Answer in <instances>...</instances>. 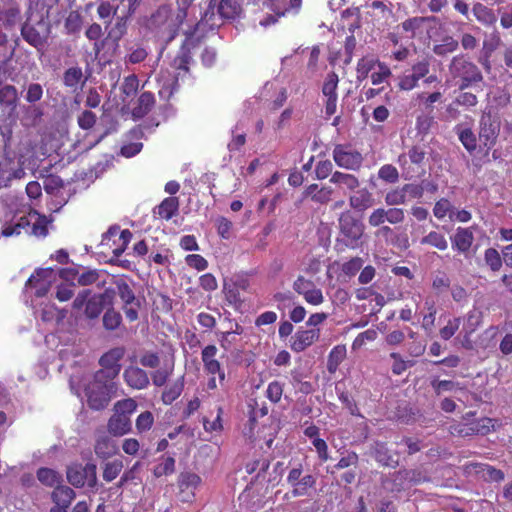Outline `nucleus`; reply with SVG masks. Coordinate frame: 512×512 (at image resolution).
<instances>
[{"label":"nucleus","mask_w":512,"mask_h":512,"mask_svg":"<svg viewBox=\"0 0 512 512\" xmlns=\"http://www.w3.org/2000/svg\"><path fill=\"white\" fill-rule=\"evenodd\" d=\"M51 222L52 220H49L45 215L39 214L36 210H31L27 215L21 216L17 222L6 225L2 229L1 235L10 237L24 233L35 237H46Z\"/></svg>","instance_id":"1"},{"label":"nucleus","mask_w":512,"mask_h":512,"mask_svg":"<svg viewBox=\"0 0 512 512\" xmlns=\"http://www.w3.org/2000/svg\"><path fill=\"white\" fill-rule=\"evenodd\" d=\"M115 390L116 385L114 380L104 377L100 378L98 374L95 373L93 380L85 387L88 405L94 410L105 408Z\"/></svg>","instance_id":"2"},{"label":"nucleus","mask_w":512,"mask_h":512,"mask_svg":"<svg viewBox=\"0 0 512 512\" xmlns=\"http://www.w3.org/2000/svg\"><path fill=\"white\" fill-rule=\"evenodd\" d=\"M184 18V12L182 15L177 14L173 17L171 7L162 5L146 19L145 26L156 34H173Z\"/></svg>","instance_id":"3"},{"label":"nucleus","mask_w":512,"mask_h":512,"mask_svg":"<svg viewBox=\"0 0 512 512\" xmlns=\"http://www.w3.org/2000/svg\"><path fill=\"white\" fill-rule=\"evenodd\" d=\"M216 1L210 0L208 10L201 18V22L210 28L220 26L223 20L235 19L241 13V5L237 0H220L215 13Z\"/></svg>","instance_id":"4"},{"label":"nucleus","mask_w":512,"mask_h":512,"mask_svg":"<svg viewBox=\"0 0 512 512\" xmlns=\"http://www.w3.org/2000/svg\"><path fill=\"white\" fill-rule=\"evenodd\" d=\"M449 71L453 78H459L461 80V84L459 85L460 90L483 80L479 68L462 55L455 56L452 59L449 65Z\"/></svg>","instance_id":"5"},{"label":"nucleus","mask_w":512,"mask_h":512,"mask_svg":"<svg viewBox=\"0 0 512 512\" xmlns=\"http://www.w3.org/2000/svg\"><path fill=\"white\" fill-rule=\"evenodd\" d=\"M339 228L346 239V246L357 248L359 240L364 234V225L357 220L350 212H344L339 217Z\"/></svg>","instance_id":"6"},{"label":"nucleus","mask_w":512,"mask_h":512,"mask_svg":"<svg viewBox=\"0 0 512 512\" xmlns=\"http://www.w3.org/2000/svg\"><path fill=\"white\" fill-rule=\"evenodd\" d=\"M335 163L344 169L357 171L363 163V156L350 145L338 144L332 152Z\"/></svg>","instance_id":"7"},{"label":"nucleus","mask_w":512,"mask_h":512,"mask_svg":"<svg viewBox=\"0 0 512 512\" xmlns=\"http://www.w3.org/2000/svg\"><path fill=\"white\" fill-rule=\"evenodd\" d=\"M124 354V348L116 347L102 355L99 359V364L102 368L96 372L98 377L114 380L120 373L121 365L119 362L123 358Z\"/></svg>","instance_id":"8"},{"label":"nucleus","mask_w":512,"mask_h":512,"mask_svg":"<svg viewBox=\"0 0 512 512\" xmlns=\"http://www.w3.org/2000/svg\"><path fill=\"white\" fill-rule=\"evenodd\" d=\"M67 479L75 487H82L86 483L93 487L96 484V465L88 463L85 466L72 465L67 469Z\"/></svg>","instance_id":"9"},{"label":"nucleus","mask_w":512,"mask_h":512,"mask_svg":"<svg viewBox=\"0 0 512 512\" xmlns=\"http://www.w3.org/2000/svg\"><path fill=\"white\" fill-rule=\"evenodd\" d=\"M56 279V273L51 268L39 269L26 282V289H35L37 297L45 296Z\"/></svg>","instance_id":"10"},{"label":"nucleus","mask_w":512,"mask_h":512,"mask_svg":"<svg viewBox=\"0 0 512 512\" xmlns=\"http://www.w3.org/2000/svg\"><path fill=\"white\" fill-rule=\"evenodd\" d=\"M268 8L274 13L260 21V25L267 27L276 22L277 17L284 16L291 11L297 12L302 4V0H267Z\"/></svg>","instance_id":"11"},{"label":"nucleus","mask_w":512,"mask_h":512,"mask_svg":"<svg viewBox=\"0 0 512 512\" xmlns=\"http://www.w3.org/2000/svg\"><path fill=\"white\" fill-rule=\"evenodd\" d=\"M338 76L336 73H329L324 81L322 87V93L326 97L325 113L327 116H332L336 112L337 108V87H338Z\"/></svg>","instance_id":"12"},{"label":"nucleus","mask_w":512,"mask_h":512,"mask_svg":"<svg viewBox=\"0 0 512 512\" xmlns=\"http://www.w3.org/2000/svg\"><path fill=\"white\" fill-rule=\"evenodd\" d=\"M217 353L218 349L215 345H208L202 350L201 359L205 372L210 375H218L220 382H223L225 380V372L216 359Z\"/></svg>","instance_id":"13"},{"label":"nucleus","mask_w":512,"mask_h":512,"mask_svg":"<svg viewBox=\"0 0 512 512\" xmlns=\"http://www.w3.org/2000/svg\"><path fill=\"white\" fill-rule=\"evenodd\" d=\"M320 337V330L314 329H298L290 338V348L294 352H302L310 347Z\"/></svg>","instance_id":"14"},{"label":"nucleus","mask_w":512,"mask_h":512,"mask_svg":"<svg viewBox=\"0 0 512 512\" xmlns=\"http://www.w3.org/2000/svg\"><path fill=\"white\" fill-rule=\"evenodd\" d=\"M125 383L132 389L143 390L150 384L148 373L142 368L130 365L123 372Z\"/></svg>","instance_id":"15"},{"label":"nucleus","mask_w":512,"mask_h":512,"mask_svg":"<svg viewBox=\"0 0 512 512\" xmlns=\"http://www.w3.org/2000/svg\"><path fill=\"white\" fill-rule=\"evenodd\" d=\"M201 483V478L192 472H182L178 477V486L182 494V500L189 502L194 496V491Z\"/></svg>","instance_id":"16"},{"label":"nucleus","mask_w":512,"mask_h":512,"mask_svg":"<svg viewBox=\"0 0 512 512\" xmlns=\"http://www.w3.org/2000/svg\"><path fill=\"white\" fill-rule=\"evenodd\" d=\"M349 205L354 210L363 212L374 205L373 194L367 188L358 189L350 195Z\"/></svg>","instance_id":"17"},{"label":"nucleus","mask_w":512,"mask_h":512,"mask_svg":"<svg viewBox=\"0 0 512 512\" xmlns=\"http://www.w3.org/2000/svg\"><path fill=\"white\" fill-rule=\"evenodd\" d=\"M94 450L98 457L107 459L117 453L118 447L110 436L105 433H99L96 437Z\"/></svg>","instance_id":"18"},{"label":"nucleus","mask_w":512,"mask_h":512,"mask_svg":"<svg viewBox=\"0 0 512 512\" xmlns=\"http://www.w3.org/2000/svg\"><path fill=\"white\" fill-rule=\"evenodd\" d=\"M472 13L475 19L486 27L493 26L497 22L494 11L482 2L473 3Z\"/></svg>","instance_id":"19"},{"label":"nucleus","mask_w":512,"mask_h":512,"mask_svg":"<svg viewBox=\"0 0 512 512\" xmlns=\"http://www.w3.org/2000/svg\"><path fill=\"white\" fill-rule=\"evenodd\" d=\"M474 240L473 232L470 228L459 227L452 238V247L461 253L467 252Z\"/></svg>","instance_id":"20"},{"label":"nucleus","mask_w":512,"mask_h":512,"mask_svg":"<svg viewBox=\"0 0 512 512\" xmlns=\"http://www.w3.org/2000/svg\"><path fill=\"white\" fill-rule=\"evenodd\" d=\"M108 431L114 436H122L131 430V420L125 415L115 413L108 421Z\"/></svg>","instance_id":"21"},{"label":"nucleus","mask_w":512,"mask_h":512,"mask_svg":"<svg viewBox=\"0 0 512 512\" xmlns=\"http://www.w3.org/2000/svg\"><path fill=\"white\" fill-rule=\"evenodd\" d=\"M480 126V140L483 142L484 146L488 148L492 147L498 136L497 126L490 121L489 117H483Z\"/></svg>","instance_id":"22"},{"label":"nucleus","mask_w":512,"mask_h":512,"mask_svg":"<svg viewBox=\"0 0 512 512\" xmlns=\"http://www.w3.org/2000/svg\"><path fill=\"white\" fill-rule=\"evenodd\" d=\"M330 182L348 191H355L360 186V181L355 175L340 171H335L331 175Z\"/></svg>","instance_id":"23"},{"label":"nucleus","mask_w":512,"mask_h":512,"mask_svg":"<svg viewBox=\"0 0 512 512\" xmlns=\"http://www.w3.org/2000/svg\"><path fill=\"white\" fill-rule=\"evenodd\" d=\"M155 104L154 95L151 92H143L137 101L136 106L132 109L134 118H142L150 112Z\"/></svg>","instance_id":"24"},{"label":"nucleus","mask_w":512,"mask_h":512,"mask_svg":"<svg viewBox=\"0 0 512 512\" xmlns=\"http://www.w3.org/2000/svg\"><path fill=\"white\" fill-rule=\"evenodd\" d=\"M18 102V91L13 85H3L0 87V105L11 111H14Z\"/></svg>","instance_id":"25"},{"label":"nucleus","mask_w":512,"mask_h":512,"mask_svg":"<svg viewBox=\"0 0 512 512\" xmlns=\"http://www.w3.org/2000/svg\"><path fill=\"white\" fill-rule=\"evenodd\" d=\"M483 313L478 308H473L464 317L462 333L473 334L482 324Z\"/></svg>","instance_id":"26"},{"label":"nucleus","mask_w":512,"mask_h":512,"mask_svg":"<svg viewBox=\"0 0 512 512\" xmlns=\"http://www.w3.org/2000/svg\"><path fill=\"white\" fill-rule=\"evenodd\" d=\"M75 498V492L68 486H58L52 493L55 506L68 508Z\"/></svg>","instance_id":"27"},{"label":"nucleus","mask_w":512,"mask_h":512,"mask_svg":"<svg viewBox=\"0 0 512 512\" xmlns=\"http://www.w3.org/2000/svg\"><path fill=\"white\" fill-rule=\"evenodd\" d=\"M179 209V201L177 197H167L158 206L156 213L165 220H170Z\"/></svg>","instance_id":"28"},{"label":"nucleus","mask_w":512,"mask_h":512,"mask_svg":"<svg viewBox=\"0 0 512 512\" xmlns=\"http://www.w3.org/2000/svg\"><path fill=\"white\" fill-rule=\"evenodd\" d=\"M21 34L25 41L36 48H41L45 44L46 38L41 35L35 27L27 22L22 26Z\"/></svg>","instance_id":"29"},{"label":"nucleus","mask_w":512,"mask_h":512,"mask_svg":"<svg viewBox=\"0 0 512 512\" xmlns=\"http://www.w3.org/2000/svg\"><path fill=\"white\" fill-rule=\"evenodd\" d=\"M184 388V376L169 384L162 393V401L164 404L173 403L182 393Z\"/></svg>","instance_id":"30"},{"label":"nucleus","mask_w":512,"mask_h":512,"mask_svg":"<svg viewBox=\"0 0 512 512\" xmlns=\"http://www.w3.org/2000/svg\"><path fill=\"white\" fill-rule=\"evenodd\" d=\"M139 89V80L136 75H129L124 78L120 90L122 94V101L128 102L129 99L134 97Z\"/></svg>","instance_id":"31"},{"label":"nucleus","mask_w":512,"mask_h":512,"mask_svg":"<svg viewBox=\"0 0 512 512\" xmlns=\"http://www.w3.org/2000/svg\"><path fill=\"white\" fill-rule=\"evenodd\" d=\"M346 357V347L343 345L335 346L329 353L327 369L330 373H335L339 365Z\"/></svg>","instance_id":"32"},{"label":"nucleus","mask_w":512,"mask_h":512,"mask_svg":"<svg viewBox=\"0 0 512 512\" xmlns=\"http://www.w3.org/2000/svg\"><path fill=\"white\" fill-rule=\"evenodd\" d=\"M223 293L225 299L230 305L234 307H239L242 304V299L240 297V286L235 282H224L223 285Z\"/></svg>","instance_id":"33"},{"label":"nucleus","mask_w":512,"mask_h":512,"mask_svg":"<svg viewBox=\"0 0 512 512\" xmlns=\"http://www.w3.org/2000/svg\"><path fill=\"white\" fill-rule=\"evenodd\" d=\"M414 471H408V470H400L397 472H394L391 477L393 481V486L390 488L391 491H401L405 488V483L407 481L416 483L417 481L414 479Z\"/></svg>","instance_id":"34"},{"label":"nucleus","mask_w":512,"mask_h":512,"mask_svg":"<svg viewBox=\"0 0 512 512\" xmlns=\"http://www.w3.org/2000/svg\"><path fill=\"white\" fill-rule=\"evenodd\" d=\"M380 63L373 57H363L357 63V79L362 81L366 79L369 73L374 71L377 67V64Z\"/></svg>","instance_id":"35"},{"label":"nucleus","mask_w":512,"mask_h":512,"mask_svg":"<svg viewBox=\"0 0 512 512\" xmlns=\"http://www.w3.org/2000/svg\"><path fill=\"white\" fill-rule=\"evenodd\" d=\"M420 244L429 245L438 250H446L448 248V242L445 236L439 232L431 231L420 240Z\"/></svg>","instance_id":"36"},{"label":"nucleus","mask_w":512,"mask_h":512,"mask_svg":"<svg viewBox=\"0 0 512 512\" xmlns=\"http://www.w3.org/2000/svg\"><path fill=\"white\" fill-rule=\"evenodd\" d=\"M316 484V478L313 475H304L292 489L293 496L300 497L309 494V490L313 489Z\"/></svg>","instance_id":"37"},{"label":"nucleus","mask_w":512,"mask_h":512,"mask_svg":"<svg viewBox=\"0 0 512 512\" xmlns=\"http://www.w3.org/2000/svg\"><path fill=\"white\" fill-rule=\"evenodd\" d=\"M104 296L94 295L89 298L85 307V315L88 318H97L103 310Z\"/></svg>","instance_id":"38"},{"label":"nucleus","mask_w":512,"mask_h":512,"mask_svg":"<svg viewBox=\"0 0 512 512\" xmlns=\"http://www.w3.org/2000/svg\"><path fill=\"white\" fill-rule=\"evenodd\" d=\"M458 48V41L451 36L444 37L440 43L434 45L433 52L438 56H446Z\"/></svg>","instance_id":"39"},{"label":"nucleus","mask_w":512,"mask_h":512,"mask_svg":"<svg viewBox=\"0 0 512 512\" xmlns=\"http://www.w3.org/2000/svg\"><path fill=\"white\" fill-rule=\"evenodd\" d=\"M175 471V459L173 457H163L154 467L153 474L159 478L165 475H171Z\"/></svg>","instance_id":"40"},{"label":"nucleus","mask_w":512,"mask_h":512,"mask_svg":"<svg viewBox=\"0 0 512 512\" xmlns=\"http://www.w3.org/2000/svg\"><path fill=\"white\" fill-rule=\"evenodd\" d=\"M116 288L117 294L124 302V305L128 306L134 304V302H137L133 290L124 280H117Z\"/></svg>","instance_id":"41"},{"label":"nucleus","mask_w":512,"mask_h":512,"mask_svg":"<svg viewBox=\"0 0 512 512\" xmlns=\"http://www.w3.org/2000/svg\"><path fill=\"white\" fill-rule=\"evenodd\" d=\"M37 478L42 484L50 487L59 484L61 481V476L49 468H40L37 471Z\"/></svg>","instance_id":"42"},{"label":"nucleus","mask_w":512,"mask_h":512,"mask_svg":"<svg viewBox=\"0 0 512 512\" xmlns=\"http://www.w3.org/2000/svg\"><path fill=\"white\" fill-rule=\"evenodd\" d=\"M215 226L218 235L225 240L232 237L233 234V223L226 217L219 216L215 219Z\"/></svg>","instance_id":"43"},{"label":"nucleus","mask_w":512,"mask_h":512,"mask_svg":"<svg viewBox=\"0 0 512 512\" xmlns=\"http://www.w3.org/2000/svg\"><path fill=\"white\" fill-rule=\"evenodd\" d=\"M137 403L132 398L120 400L114 404V412L129 417L135 412Z\"/></svg>","instance_id":"44"},{"label":"nucleus","mask_w":512,"mask_h":512,"mask_svg":"<svg viewBox=\"0 0 512 512\" xmlns=\"http://www.w3.org/2000/svg\"><path fill=\"white\" fill-rule=\"evenodd\" d=\"M123 469V462L121 460H114L107 462L104 466L103 479L106 482H111L117 478Z\"/></svg>","instance_id":"45"},{"label":"nucleus","mask_w":512,"mask_h":512,"mask_svg":"<svg viewBox=\"0 0 512 512\" xmlns=\"http://www.w3.org/2000/svg\"><path fill=\"white\" fill-rule=\"evenodd\" d=\"M385 203L391 207L407 203V198L404 193L403 186L387 192L385 195Z\"/></svg>","instance_id":"46"},{"label":"nucleus","mask_w":512,"mask_h":512,"mask_svg":"<svg viewBox=\"0 0 512 512\" xmlns=\"http://www.w3.org/2000/svg\"><path fill=\"white\" fill-rule=\"evenodd\" d=\"M122 317L115 309H108L103 316V325L107 330H115L121 324Z\"/></svg>","instance_id":"47"},{"label":"nucleus","mask_w":512,"mask_h":512,"mask_svg":"<svg viewBox=\"0 0 512 512\" xmlns=\"http://www.w3.org/2000/svg\"><path fill=\"white\" fill-rule=\"evenodd\" d=\"M43 87L39 83H30L25 91V100L30 104H35L43 97Z\"/></svg>","instance_id":"48"},{"label":"nucleus","mask_w":512,"mask_h":512,"mask_svg":"<svg viewBox=\"0 0 512 512\" xmlns=\"http://www.w3.org/2000/svg\"><path fill=\"white\" fill-rule=\"evenodd\" d=\"M82 77L83 73L81 68L71 67L65 71L63 81L66 86L73 88L80 83Z\"/></svg>","instance_id":"49"},{"label":"nucleus","mask_w":512,"mask_h":512,"mask_svg":"<svg viewBox=\"0 0 512 512\" xmlns=\"http://www.w3.org/2000/svg\"><path fill=\"white\" fill-rule=\"evenodd\" d=\"M391 75L390 68L380 62L371 74V82L373 85H379L383 83Z\"/></svg>","instance_id":"50"},{"label":"nucleus","mask_w":512,"mask_h":512,"mask_svg":"<svg viewBox=\"0 0 512 512\" xmlns=\"http://www.w3.org/2000/svg\"><path fill=\"white\" fill-rule=\"evenodd\" d=\"M461 324V318L454 317L452 319H449L447 324L440 329L439 334L440 337L444 340H449L452 338L457 330L459 329Z\"/></svg>","instance_id":"51"},{"label":"nucleus","mask_w":512,"mask_h":512,"mask_svg":"<svg viewBox=\"0 0 512 512\" xmlns=\"http://www.w3.org/2000/svg\"><path fill=\"white\" fill-rule=\"evenodd\" d=\"M14 160L4 157L0 160V185L7 186L10 183V174Z\"/></svg>","instance_id":"52"},{"label":"nucleus","mask_w":512,"mask_h":512,"mask_svg":"<svg viewBox=\"0 0 512 512\" xmlns=\"http://www.w3.org/2000/svg\"><path fill=\"white\" fill-rule=\"evenodd\" d=\"M378 177L385 182L396 183L399 180V173L393 165L386 164L379 169Z\"/></svg>","instance_id":"53"},{"label":"nucleus","mask_w":512,"mask_h":512,"mask_svg":"<svg viewBox=\"0 0 512 512\" xmlns=\"http://www.w3.org/2000/svg\"><path fill=\"white\" fill-rule=\"evenodd\" d=\"M139 364L146 368L155 369L160 365V357L156 352L145 351L139 357Z\"/></svg>","instance_id":"54"},{"label":"nucleus","mask_w":512,"mask_h":512,"mask_svg":"<svg viewBox=\"0 0 512 512\" xmlns=\"http://www.w3.org/2000/svg\"><path fill=\"white\" fill-rule=\"evenodd\" d=\"M485 262L493 271L500 270L502 266V259L499 252L494 248H489L485 251Z\"/></svg>","instance_id":"55"},{"label":"nucleus","mask_w":512,"mask_h":512,"mask_svg":"<svg viewBox=\"0 0 512 512\" xmlns=\"http://www.w3.org/2000/svg\"><path fill=\"white\" fill-rule=\"evenodd\" d=\"M64 315H61V312L54 304H47L41 310V319L44 322H52L54 320H61Z\"/></svg>","instance_id":"56"},{"label":"nucleus","mask_w":512,"mask_h":512,"mask_svg":"<svg viewBox=\"0 0 512 512\" xmlns=\"http://www.w3.org/2000/svg\"><path fill=\"white\" fill-rule=\"evenodd\" d=\"M316 285L313 281L306 279L304 276L300 275L293 282V290L301 296H304L309 290L314 288Z\"/></svg>","instance_id":"57"},{"label":"nucleus","mask_w":512,"mask_h":512,"mask_svg":"<svg viewBox=\"0 0 512 512\" xmlns=\"http://www.w3.org/2000/svg\"><path fill=\"white\" fill-rule=\"evenodd\" d=\"M154 422V417L150 411L142 412L136 419V428L142 433L148 431Z\"/></svg>","instance_id":"58"},{"label":"nucleus","mask_w":512,"mask_h":512,"mask_svg":"<svg viewBox=\"0 0 512 512\" xmlns=\"http://www.w3.org/2000/svg\"><path fill=\"white\" fill-rule=\"evenodd\" d=\"M385 222H387V221H386L385 208H383V207L374 209L368 216V224L371 227H377L379 229L381 226H385L384 225Z\"/></svg>","instance_id":"59"},{"label":"nucleus","mask_w":512,"mask_h":512,"mask_svg":"<svg viewBox=\"0 0 512 512\" xmlns=\"http://www.w3.org/2000/svg\"><path fill=\"white\" fill-rule=\"evenodd\" d=\"M283 394V384L278 381H272L269 383L267 390H266V396L267 398L277 403L280 401Z\"/></svg>","instance_id":"60"},{"label":"nucleus","mask_w":512,"mask_h":512,"mask_svg":"<svg viewBox=\"0 0 512 512\" xmlns=\"http://www.w3.org/2000/svg\"><path fill=\"white\" fill-rule=\"evenodd\" d=\"M185 262L191 268L197 271H204L208 267L207 260L199 254H189L185 257Z\"/></svg>","instance_id":"61"},{"label":"nucleus","mask_w":512,"mask_h":512,"mask_svg":"<svg viewBox=\"0 0 512 512\" xmlns=\"http://www.w3.org/2000/svg\"><path fill=\"white\" fill-rule=\"evenodd\" d=\"M433 213L436 218L443 219L446 215L453 213L452 205L447 199L442 198L436 202L433 208Z\"/></svg>","instance_id":"62"},{"label":"nucleus","mask_w":512,"mask_h":512,"mask_svg":"<svg viewBox=\"0 0 512 512\" xmlns=\"http://www.w3.org/2000/svg\"><path fill=\"white\" fill-rule=\"evenodd\" d=\"M386 221L392 225L400 224L405 219V212L401 208L390 207L385 208Z\"/></svg>","instance_id":"63"},{"label":"nucleus","mask_w":512,"mask_h":512,"mask_svg":"<svg viewBox=\"0 0 512 512\" xmlns=\"http://www.w3.org/2000/svg\"><path fill=\"white\" fill-rule=\"evenodd\" d=\"M459 139L469 152L476 149V137L470 129H462L459 132Z\"/></svg>","instance_id":"64"}]
</instances>
